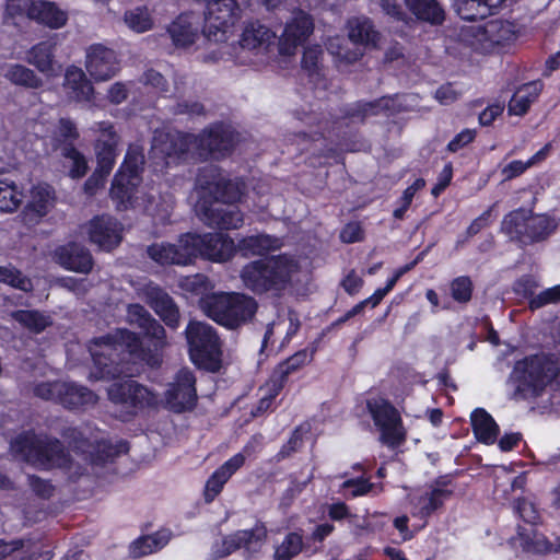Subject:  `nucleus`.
Returning <instances> with one entry per match:
<instances>
[{
	"label": "nucleus",
	"instance_id": "6e6552de",
	"mask_svg": "<svg viewBox=\"0 0 560 560\" xmlns=\"http://www.w3.org/2000/svg\"><path fill=\"white\" fill-rule=\"evenodd\" d=\"M202 311L217 323L234 328L256 312L254 299L240 293H215L200 300Z\"/></svg>",
	"mask_w": 560,
	"mask_h": 560
},
{
	"label": "nucleus",
	"instance_id": "9b49d317",
	"mask_svg": "<svg viewBox=\"0 0 560 560\" xmlns=\"http://www.w3.org/2000/svg\"><path fill=\"white\" fill-rule=\"evenodd\" d=\"M98 131L100 136L95 144L97 166L84 184V190L89 195H94L104 186L105 179L109 175L116 159L118 136L113 125L109 122H100Z\"/></svg>",
	"mask_w": 560,
	"mask_h": 560
},
{
	"label": "nucleus",
	"instance_id": "338daca9",
	"mask_svg": "<svg viewBox=\"0 0 560 560\" xmlns=\"http://www.w3.org/2000/svg\"><path fill=\"white\" fill-rule=\"evenodd\" d=\"M58 136L62 138L63 141L74 140L78 137L75 125L69 119H60Z\"/></svg>",
	"mask_w": 560,
	"mask_h": 560
},
{
	"label": "nucleus",
	"instance_id": "6ab92c4d",
	"mask_svg": "<svg viewBox=\"0 0 560 560\" xmlns=\"http://www.w3.org/2000/svg\"><path fill=\"white\" fill-rule=\"evenodd\" d=\"M266 536L267 530L264 524H256L249 530H238L223 538L221 547L218 544L213 547V553L215 557H225L238 548H244L247 552L254 553L261 549Z\"/></svg>",
	"mask_w": 560,
	"mask_h": 560
},
{
	"label": "nucleus",
	"instance_id": "20e7f679",
	"mask_svg": "<svg viewBox=\"0 0 560 560\" xmlns=\"http://www.w3.org/2000/svg\"><path fill=\"white\" fill-rule=\"evenodd\" d=\"M142 342L133 332L127 330H116L114 334L94 339L90 345V353L93 362L98 370L92 373L91 377L95 380L116 377L120 374L131 376L139 372L138 368L126 366L118 371L117 366L122 363L127 357L136 365L138 361H143L149 365L158 363V358L150 352L144 351L140 346Z\"/></svg>",
	"mask_w": 560,
	"mask_h": 560
},
{
	"label": "nucleus",
	"instance_id": "dca6fc26",
	"mask_svg": "<svg viewBox=\"0 0 560 560\" xmlns=\"http://www.w3.org/2000/svg\"><path fill=\"white\" fill-rule=\"evenodd\" d=\"M186 245H191L192 259L201 256L214 262H222L230 259L235 250L234 241L221 233H209L203 235L188 233L184 240Z\"/></svg>",
	"mask_w": 560,
	"mask_h": 560
},
{
	"label": "nucleus",
	"instance_id": "5701e85b",
	"mask_svg": "<svg viewBox=\"0 0 560 560\" xmlns=\"http://www.w3.org/2000/svg\"><path fill=\"white\" fill-rule=\"evenodd\" d=\"M85 68L94 80H109L119 69L116 52L101 44L93 45L88 49Z\"/></svg>",
	"mask_w": 560,
	"mask_h": 560
},
{
	"label": "nucleus",
	"instance_id": "a211bd4d",
	"mask_svg": "<svg viewBox=\"0 0 560 560\" xmlns=\"http://www.w3.org/2000/svg\"><path fill=\"white\" fill-rule=\"evenodd\" d=\"M451 494V490L440 485L413 489L408 493L411 514L423 521L421 527L425 525L432 513L443 506Z\"/></svg>",
	"mask_w": 560,
	"mask_h": 560
},
{
	"label": "nucleus",
	"instance_id": "0e129e2a",
	"mask_svg": "<svg viewBox=\"0 0 560 560\" xmlns=\"http://www.w3.org/2000/svg\"><path fill=\"white\" fill-rule=\"evenodd\" d=\"M182 285L196 294H201L207 289V279L205 276L195 275L186 278Z\"/></svg>",
	"mask_w": 560,
	"mask_h": 560
},
{
	"label": "nucleus",
	"instance_id": "4be33fe9",
	"mask_svg": "<svg viewBox=\"0 0 560 560\" xmlns=\"http://www.w3.org/2000/svg\"><path fill=\"white\" fill-rule=\"evenodd\" d=\"M108 397L114 404L127 407H143L156 404V395L133 381L114 383L108 388Z\"/></svg>",
	"mask_w": 560,
	"mask_h": 560
},
{
	"label": "nucleus",
	"instance_id": "c85d7f7f",
	"mask_svg": "<svg viewBox=\"0 0 560 560\" xmlns=\"http://www.w3.org/2000/svg\"><path fill=\"white\" fill-rule=\"evenodd\" d=\"M28 19L49 28L57 30L66 25L68 14L54 2L36 0L31 3Z\"/></svg>",
	"mask_w": 560,
	"mask_h": 560
},
{
	"label": "nucleus",
	"instance_id": "72a5a7b5",
	"mask_svg": "<svg viewBox=\"0 0 560 560\" xmlns=\"http://www.w3.org/2000/svg\"><path fill=\"white\" fill-rule=\"evenodd\" d=\"M55 389L58 390V401L69 408L90 405L96 401L94 393L75 384L57 382Z\"/></svg>",
	"mask_w": 560,
	"mask_h": 560
},
{
	"label": "nucleus",
	"instance_id": "473e14b6",
	"mask_svg": "<svg viewBox=\"0 0 560 560\" xmlns=\"http://www.w3.org/2000/svg\"><path fill=\"white\" fill-rule=\"evenodd\" d=\"M65 89L70 98L77 102L91 103L94 90L84 72L77 67H69L65 75Z\"/></svg>",
	"mask_w": 560,
	"mask_h": 560
},
{
	"label": "nucleus",
	"instance_id": "ea45409f",
	"mask_svg": "<svg viewBox=\"0 0 560 560\" xmlns=\"http://www.w3.org/2000/svg\"><path fill=\"white\" fill-rule=\"evenodd\" d=\"M23 200V189L11 178L0 177V212H15Z\"/></svg>",
	"mask_w": 560,
	"mask_h": 560
},
{
	"label": "nucleus",
	"instance_id": "bf43d9fd",
	"mask_svg": "<svg viewBox=\"0 0 560 560\" xmlns=\"http://www.w3.org/2000/svg\"><path fill=\"white\" fill-rule=\"evenodd\" d=\"M504 109V104L497 102L489 105L483 112L479 115V122L482 126L491 125L497 117H499Z\"/></svg>",
	"mask_w": 560,
	"mask_h": 560
},
{
	"label": "nucleus",
	"instance_id": "423d86ee",
	"mask_svg": "<svg viewBox=\"0 0 560 560\" xmlns=\"http://www.w3.org/2000/svg\"><path fill=\"white\" fill-rule=\"evenodd\" d=\"M511 381L523 397H536L547 386L553 389L560 386V372L548 357L533 355L516 362Z\"/></svg>",
	"mask_w": 560,
	"mask_h": 560
},
{
	"label": "nucleus",
	"instance_id": "c03bdc74",
	"mask_svg": "<svg viewBox=\"0 0 560 560\" xmlns=\"http://www.w3.org/2000/svg\"><path fill=\"white\" fill-rule=\"evenodd\" d=\"M11 316L22 327L35 334L42 332L51 324L50 316L38 311H18Z\"/></svg>",
	"mask_w": 560,
	"mask_h": 560
},
{
	"label": "nucleus",
	"instance_id": "2f4dec72",
	"mask_svg": "<svg viewBox=\"0 0 560 560\" xmlns=\"http://www.w3.org/2000/svg\"><path fill=\"white\" fill-rule=\"evenodd\" d=\"M56 194L48 184L34 185L26 206L28 214L38 219L46 217L56 206Z\"/></svg>",
	"mask_w": 560,
	"mask_h": 560
},
{
	"label": "nucleus",
	"instance_id": "f8f14e48",
	"mask_svg": "<svg viewBox=\"0 0 560 560\" xmlns=\"http://www.w3.org/2000/svg\"><path fill=\"white\" fill-rule=\"evenodd\" d=\"M191 361L205 369H214L220 357L219 338L212 327L199 322H191L186 329Z\"/></svg>",
	"mask_w": 560,
	"mask_h": 560
},
{
	"label": "nucleus",
	"instance_id": "0eeeda50",
	"mask_svg": "<svg viewBox=\"0 0 560 560\" xmlns=\"http://www.w3.org/2000/svg\"><path fill=\"white\" fill-rule=\"evenodd\" d=\"M347 30L348 42L340 37H334L327 43V50L339 68L357 61L363 54L362 47H376L380 40V34L374 30L369 19H350L347 23Z\"/></svg>",
	"mask_w": 560,
	"mask_h": 560
},
{
	"label": "nucleus",
	"instance_id": "4d7b16f0",
	"mask_svg": "<svg viewBox=\"0 0 560 560\" xmlns=\"http://www.w3.org/2000/svg\"><path fill=\"white\" fill-rule=\"evenodd\" d=\"M310 361V355L306 351H300L292 355L288 361L280 365V373L287 375L299 368L305 365Z\"/></svg>",
	"mask_w": 560,
	"mask_h": 560
},
{
	"label": "nucleus",
	"instance_id": "2eb2a0df",
	"mask_svg": "<svg viewBox=\"0 0 560 560\" xmlns=\"http://www.w3.org/2000/svg\"><path fill=\"white\" fill-rule=\"evenodd\" d=\"M514 510L524 522L529 524L528 528H518V539L525 549L534 552L560 551V537L556 538L555 542H549L534 527L539 520V513L532 501L525 498L518 499Z\"/></svg>",
	"mask_w": 560,
	"mask_h": 560
},
{
	"label": "nucleus",
	"instance_id": "b1692460",
	"mask_svg": "<svg viewBox=\"0 0 560 560\" xmlns=\"http://www.w3.org/2000/svg\"><path fill=\"white\" fill-rule=\"evenodd\" d=\"M167 32L173 45L179 49H189L199 38V16L192 12L178 15Z\"/></svg>",
	"mask_w": 560,
	"mask_h": 560
},
{
	"label": "nucleus",
	"instance_id": "a19ab883",
	"mask_svg": "<svg viewBox=\"0 0 560 560\" xmlns=\"http://www.w3.org/2000/svg\"><path fill=\"white\" fill-rule=\"evenodd\" d=\"M405 3L421 21L440 24L444 20V10L436 0H405Z\"/></svg>",
	"mask_w": 560,
	"mask_h": 560
},
{
	"label": "nucleus",
	"instance_id": "58836bf2",
	"mask_svg": "<svg viewBox=\"0 0 560 560\" xmlns=\"http://www.w3.org/2000/svg\"><path fill=\"white\" fill-rule=\"evenodd\" d=\"M541 89L542 84L539 81H533L518 88L510 101L509 113L511 115H524L538 97Z\"/></svg>",
	"mask_w": 560,
	"mask_h": 560
},
{
	"label": "nucleus",
	"instance_id": "79ce46f5",
	"mask_svg": "<svg viewBox=\"0 0 560 560\" xmlns=\"http://www.w3.org/2000/svg\"><path fill=\"white\" fill-rule=\"evenodd\" d=\"M124 23L137 34L149 32L154 27L152 10L145 5L129 9L124 13Z\"/></svg>",
	"mask_w": 560,
	"mask_h": 560
},
{
	"label": "nucleus",
	"instance_id": "a878e982",
	"mask_svg": "<svg viewBox=\"0 0 560 560\" xmlns=\"http://www.w3.org/2000/svg\"><path fill=\"white\" fill-rule=\"evenodd\" d=\"M187 234L180 236L177 244L159 243L148 248L149 256L161 265H188L192 261L191 245H186Z\"/></svg>",
	"mask_w": 560,
	"mask_h": 560
},
{
	"label": "nucleus",
	"instance_id": "3c124183",
	"mask_svg": "<svg viewBox=\"0 0 560 560\" xmlns=\"http://www.w3.org/2000/svg\"><path fill=\"white\" fill-rule=\"evenodd\" d=\"M424 186H425L424 179L418 178L404 190V192L399 199V207L397 209H395L394 213H393V215L396 219L404 218L406 211L408 210V208L410 207V205L412 202L415 195L419 190H421Z\"/></svg>",
	"mask_w": 560,
	"mask_h": 560
},
{
	"label": "nucleus",
	"instance_id": "9d476101",
	"mask_svg": "<svg viewBox=\"0 0 560 560\" xmlns=\"http://www.w3.org/2000/svg\"><path fill=\"white\" fill-rule=\"evenodd\" d=\"M515 37L513 24L501 20H491L462 30L463 40L480 52L501 51L513 43Z\"/></svg>",
	"mask_w": 560,
	"mask_h": 560
},
{
	"label": "nucleus",
	"instance_id": "774afa93",
	"mask_svg": "<svg viewBox=\"0 0 560 560\" xmlns=\"http://www.w3.org/2000/svg\"><path fill=\"white\" fill-rule=\"evenodd\" d=\"M458 94L452 85H443L435 92V98L441 104H450L457 98Z\"/></svg>",
	"mask_w": 560,
	"mask_h": 560
},
{
	"label": "nucleus",
	"instance_id": "864d4df0",
	"mask_svg": "<svg viewBox=\"0 0 560 560\" xmlns=\"http://www.w3.org/2000/svg\"><path fill=\"white\" fill-rule=\"evenodd\" d=\"M452 296L459 303H466L470 300L472 293V283L469 278L459 277L451 283Z\"/></svg>",
	"mask_w": 560,
	"mask_h": 560
},
{
	"label": "nucleus",
	"instance_id": "1a4fd4ad",
	"mask_svg": "<svg viewBox=\"0 0 560 560\" xmlns=\"http://www.w3.org/2000/svg\"><path fill=\"white\" fill-rule=\"evenodd\" d=\"M143 164V154L137 148H130L126 154L125 161L120 166L118 173L115 175L110 196L116 202L119 210L128 209L129 207H138L139 195V173Z\"/></svg>",
	"mask_w": 560,
	"mask_h": 560
},
{
	"label": "nucleus",
	"instance_id": "393cba45",
	"mask_svg": "<svg viewBox=\"0 0 560 560\" xmlns=\"http://www.w3.org/2000/svg\"><path fill=\"white\" fill-rule=\"evenodd\" d=\"M276 32L261 24L259 21H250L245 24L240 39L242 49L264 55L275 44Z\"/></svg>",
	"mask_w": 560,
	"mask_h": 560
},
{
	"label": "nucleus",
	"instance_id": "cd10ccee",
	"mask_svg": "<svg viewBox=\"0 0 560 560\" xmlns=\"http://www.w3.org/2000/svg\"><path fill=\"white\" fill-rule=\"evenodd\" d=\"M56 37L34 45L26 56V61L34 66L46 77H55L60 73L61 67L54 59Z\"/></svg>",
	"mask_w": 560,
	"mask_h": 560
},
{
	"label": "nucleus",
	"instance_id": "5fc2aeb1",
	"mask_svg": "<svg viewBox=\"0 0 560 560\" xmlns=\"http://www.w3.org/2000/svg\"><path fill=\"white\" fill-rule=\"evenodd\" d=\"M229 481V479L219 470H214V472L209 477L205 487V499L207 502H211L215 499V497L222 491L224 485Z\"/></svg>",
	"mask_w": 560,
	"mask_h": 560
},
{
	"label": "nucleus",
	"instance_id": "49530a36",
	"mask_svg": "<svg viewBox=\"0 0 560 560\" xmlns=\"http://www.w3.org/2000/svg\"><path fill=\"white\" fill-rule=\"evenodd\" d=\"M4 77L12 83L19 85L37 88L40 84V79L34 73V71L21 65L10 66L5 70Z\"/></svg>",
	"mask_w": 560,
	"mask_h": 560
},
{
	"label": "nucleus",
	"instance_id": "f03ea898",
	"mask_svg": "<svg viewBox=\"0 0 560 560\" xmlns=\"http://www.w3.org/2000/svg\"><path fill=\"white\" fill-rule=\"evenodd\" d=\"M11 448L14 453L21 454L26 462L38 468L65 467L71 475L79 474L74 468V458L69 459L63 454L58 441L44 442L33 434H25L16 439L12 443ZM88 448H84V444L75 448V464L79 465L81 460H90L91 466H94L103 464L118 454L117 448L106 441H100L96 445L89 444Z\"/></svg>",
	"mask_w": 560,
	"mask_h": 560
},
{
	"label": "nucleus",
	"instance_id": "13d9d810",
	"mask_svg": "<svg viewBox=\"0 0 560 560\" xmlns=\"http://www.w3.org/2000/svg\"><path fill=\"white\" fill-rule=\"evenodd\" d=\"M363 229L360 223H348L340 232V238L343 243H354L363 238Z\"/></svg>",
	"mask_w": 560,
	"mask_h": 560
},
{
	"label": "nucleus",
	"instance_id": "412c9836",
	"mask_svg": "<svg viewBox=\"0 0 560 560\" xmlns=\"http://www.w3.org/2000/svg\"><path fill=\"white\" fill-rule=\"evenodd\" d=\"M195 377L189 371H180L165 393L166 406L176 412L191 409L196 401Z\"/></svg>",
	"mask_w": 560,
	"mask_h": 560
},
{
	"label": "nucleus",
	"instance_id": "aec40b11",
	"mask_svg": "<svg viewBox=\"0 0 560 560\" xmlns=\"http://www.w3.org/2000/svg\"><path fill=\"white\" fill-rule=\"evenodd\" d=\"M120 224L109 217H97L81 226V234L100 248L109 250L121 241Z\"/></svg>",
	"mask_w": 560,
	"mask_h": 560
},
{
	"label": "nucleus",
	"instance_id": "09e8293b",
	"mask_svg": "<svg viewBox=\"0 0 560 560\" xmlns=\"http://www.w3.org/2000/svg\"><path fill=\"white\" fill-rule=\"evenodd\" d=\"M373 485L363 478H348L341 486L339 492L349 498L364 495L372 491Z\"/></svg>",
	"mask_w": 560,
	"mask_h": 560
},
{
	"label": "nucleus",
	"instance_id": "f704fd0d",
	"mask_svg": "<svg viewBox=\"0 0 560 560\" xmlns=\"http://www.w3.org/2000/svg\"><path fill=\"white\" fill-rule=\"evenodd\" d=\"M504 0H455L454 7L464 20L483 19L494 13Z\"/></svg>",
	"mask_w": 560,
	"mask_h": 560
},
{
	"label": "nucleus",
	"instance_id": "4c0bfd02",
	"mask_svg": "<svg viewBox=\"0 0 560 560\" xmlns=\"http://www.w3.org/2000/svg\"><path fill=\"white\" fill-rule=\"evenodd\" d=\"M149 303L156 314L171 327L178 322V311L171 298L158 287H150L148 291Z\"/></svg>",
	"mask_w": 560,
	"mask_h": 560
},
{
	"label": "nucleus",
	"instance_id": "bb28decb",
	"mask_svg": "<svg viewBox=\"0 0 560 560\" xmlns=\"http://www.w3.org/2000/svg\"><path fill=\"white\" fill-rule=\"evenodd\" d=\"M57 264L67 270L88 273L93 267L90 253L75 243L59 246L54 253Z\"/></svg>",
	"mask_w": 560,
	"mask_h": 560
},
{
	"label": "nucleus",
	"instance_id": "f257e3e1",
	"mask_svg": "<svg viewBox=\"0 0 560 560\" xmlns=\"http://www.w3.org/2000/svg\"><path fill=\"white\" fill-rule=\"evenodd\" d=\"M241 185L226 180L217 168L202 172L191 198L195 199L197 215L209 226L223 230L238 229L244 219L241 211L231 203L241 199Z\"/></svg>",
	"mask_w": 560,
	"mask_h": 560
},
{
	"label": "nucleus",
	"instance_id": "7ed1b4c3",
	"mask_svg": "<svg viewBox=\"0 0 560 560\" xmlns=\"http://www.w3.org/2000/svg\"><path fill=\"white\" fill-rule=\"evenodd\" d=\"M234 138V132L222 126H217L198 138L179 132L156 131L153 137L152 155L153 159L165 160L166 165L190 158H220L232 149Z\"/></svg>",
	"mask_w": 560,
	"mask_h": 560
},
{
	"label": "nucleus",
	"instance_id": "de8ad7c7",
	"mask_svg": "<svg viewBox=\"0 0 560 560\" xmlns=\"http://www.w3.org/2000/svg\"><path fill=\"white\" fill-rule=\"evenodd\" d=\"M302 550V537L299 534H289L282 544L277 547L275 560H291Z\"/></svg>",
	"mask_w": 560,
	"mask_h": 560
},
{
	"label": "nucleus",
	"instance_id": "e2e57ef3",
	"mask_svg": "<svg viewBox=\"0 0 560 560\" xmlns=\"http://www.w3.org/2000/svg\"><path fill=\"white\" fill-rule=\"evenodd\" d=\"M560 301V284L547 289L532 301V307H539L547 303Z\"/></svg>",
	"mask_w": 560,
	"mask_h": 560
},
{
	"label": "nucleus",
	"instance_id": "a18cd8bd",
	"mask_svg": "<svg viewBox=\"0 0 560 560\" xmlns=\"http://www.w3.org/2000/svg\"><path fill=\"white\" fill-rule=\"evenodd\" d=\"M61 155L66 159L69 176L71 178H81L88 171V161L82 153L71 145H65L61 149Z\"/></svg>",
	"mask_w": 560,
	"mask_h": 560
},
{
	"label": "nucleus",
	"instance_id": "39448f33",
	"mask_svg": "<svg viewBox=\"0 0 560 560\" xmlns=\"http://www.w3.org/2000/svg\"><path fill=\"white\" fill-rule=\"evenodd\" d=\"M300 270V262L294 256L276 255L246 265L241 271V279L256 293L281 291L296 280Z\"/></svg>",
	"mask_w": 560,
	"mask_h": 560
},
{
	"label": "nucleus",
	"instance_id": "7c9ffc66",
	"mask_svg": "<svg viewBox=\"0 0 560 560\" xmlns=\"http://www.w3.org/2000/svg\"><path fill=\"white\" fill-rule=\"evenodd\" d=\"M128 322L137 325L142 329L147 337L153 339V347L158 350L163 343L164 328L156 323L149 313L139 304H133L128 307Z\"/></svg>",
	"mask_w": 560,
	"mask_h": 560
},
{
	"label": "nucleus",
	"instance_id": "f3484780",
	"mask_svg": "<svg viewBox=\"0 0 560 560\" xmlns=\"http://www.w3.org/2000/svg\"><path fill=\"white\" fill-rule=\"evenodd\" d=\"M314 22L310 14L302 10L292 12L279 38L281 57H292L296 48L313 33Z\"/></svg>",
	"mask_w": 560,
	"mask_h": 560
},
{
	"label": "nucleus",
	"instance_id": "8fccbe9b",
	"mask_svg": "<svg viewBox=\"0 0 560 560\" xmlns=\"http://www.w3.org/2000/svg\"><path fill=\"white\" fill-rule=\"evenodd\" d=\"M0 282L23 291H28L32 288L31 281L11 266H0Z\"/></svg>",
	"mask_w": 560,
	"mask_h": 560
},
{
	"label": "nucleus",
	"instance_id": "c756f323",
	"mask_svg": "<svg viewBox=\"0 0 560 560\" xmlns=\"http://www.w3.org/2000/svg\"><path fill=\"white\" fill-rule=\"evenodd\" d=\"M39 542L0 541V560H49L48 551H40Z\"/></svg>",
	"mask_w": 560,
	"mask_h": 560
},
{
	"label": "nucleus",
	"instance_id": "e433bc0d",
	"mask_svg": "<svg viewBox=\"0 0 560 560\" xmlns=\"http://www.w3.org/2000/svg\"><path fill=\"white\" fill-rule=\"evenodd\" d=\"M470 420L474 434L479 442L490 445L498 440L499 427L485 409H475Z\"/></svg>",
	"mask_w": 560,
	"mask_h": 560
},
{
	"label": "nucleus",
	"instance_id": "603ef678",
	"mask_svg": "<svg viewBox=\"0 0 560 560\" xmlns=\"http://www.w3.org/2000/svg\"><path fill=\"white\" fill-rule=\"evenodd\" d=\"M252 453L250 444H247L242 452L233 455L226 462H224L218 469L230 479L244 464L246 457Z\"/></svg>",
	"mask_w": 560,
	"mask_h": 560
},
{
	"label": "nucleus",
	"instance_id": "69168bd1",
	"mask_svg": "<svg viewBox=\"0 0 560 560\" xmlns=\"http://www.w3.org/2000/svg\"><path fill=\"white\" fill-rule=\"evenodd\" d=\"M34 0H8L7 12L11 16L19 14H26L28 16V9Z\"/></svg>",
	"mask_w": 560,
	"mask_h": 560
},
{
	"label": "nucleus",
	"instance_id": "ddd939ff",
	"mask_svg": "<svg viewBox=\"0 0 560 560\" xmlns=\"http://www.w3.org/2000/svg\"><path fill=\"white\" fill-rule=\"evenodd\" d=\"M556 229V223L546 214H532L530 211L520 209L508 214L502 222V230L511 238L523 240L527 237L537 241L546 237Z\"/></svg>",
	"mask_w": 560,
	"mask_h": 560
},
{
	"label": "nucleus",
	"instance_id": "6e6d98bb",
	"mask_svg": "<svg viewBox=\"0 0 560 560\" xmlns=\"http://www.w3.org/2000/svg\"><path fill=\"white\" fill-rule=\"evenodd\" d=\"M323 51L319 46H308L305 48L302 59V67L312 77L319 71V59Z\"/></svg>",
	"mask_w": 560,
	"mask_h": 560
},
{
	"label": "nucleus",
	"instance_id": "37998d69",
	"mask_svg": "<svg viewBox=\"0 0 560 560\" xmlns=\"http://www.w3.org/2000/svg\"><path fill=\"white\" fill-rule=\"evenodd\" d=\"M170 538L171 533L165 529L141 537L132 544L131 553L135 557H142L155 552L163 548L170 541Z\"/></svg>",
	"mask_w": 560,
	"mask_h": 560
},
{
	"label": "nucleus",
	"instance_id": "4468645a",
	"mask_svg": "<svg viewBox=\"0 0 560 560\" xmlns=\"http://www.w3.org/2000/svg\"><path fill=\"white\" fill-rule=\"evenodd\" d=\"M366 406L381 432V441L389 447L401 445L406 440V430L397 409L381 397L369 399Z\"/></svg>",
	"mask_w": 560,
	"mask_h": 560
},
{
	"label": "nucleus",
	"instance_id": "680f3d73",
	"mask_svg": "<svg viewBox=\"0 0 560 560\" xmlns=\"http://www.w3.org/2000/svg\"><path fill=\"white\" fill-rule=\"evenodd\" d=\"M476 137V130L474 129H464L460 131L447 145L448 150L452 152H456L459 149L464 148L468 143H470Z\"/></svg>",
	"mask_w": 560,
	"mask_h": 560
},
{
	"label": "nucleus",
	"instance_id": "052dcab7",
	"mask_svg": "<svg viewBox=\"0 0 560 560\" xmlns=\"http://www.w3.org/2000/svg\"><path fill=\"white\" fill-rule=\"evenodd\" d=\"M529 168L527 161L515 160L506 164L501 173L505 180L512 179L522 175L526 170Z\"/></svg>",
	"mask_w": 560,
	"mask_h": 560
},
{
	"label": "nucleus",
	"instance_id": "c9c22d12",
	"mask_svg": "<svg viewBox=\"0 0 560 560\" xmlns=\"http://www.w3.org/2000/svg\"><path fill=\"white\" fill-rule=\"evenodd\" d=\"M282 241L268 234L250 235L238 242V250L243 256H262L269 252L280 249Z\"/></svg>",
	"mask_w": 560,
	"mask_h": 560
}]
</instances>
